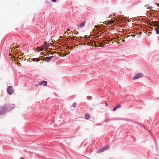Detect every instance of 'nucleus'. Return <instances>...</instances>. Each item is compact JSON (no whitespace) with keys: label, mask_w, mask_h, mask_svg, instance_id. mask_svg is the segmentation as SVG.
I'll return each mask as SVG.
<instances>
[{"label":"nucleus","mask_w":159,"mask_h":159,"mask_svg":"<svg viewBox=\"0 0 159 159\" xmlns=\"http://www.w3.org/2000/svg\"><path fill=\"white\" fill-rule=\"evenodd\" d=\"M143 75V74L142 73H138L133 78V80H135L142 77Z\"/></svg>","instance_id":"obj_1"},{"label":"nucleus","mask_w":159,"mask_h":159,"mask_svg":"<svg viewBox=\"0 0 159 159\" xmlns=\"http://www.w3.org/2000/svg\"><path fill=\"white\" fill-rule=\"evenodd\" d=\"M7 93L9 94H11L13 92V89L11 86L8 87L7 89Z\"/></svg>","instance_id":"obj_2"},{"label":"nucleus","mask_w":159,"mask_h":159,"mask_svg":"<svg viewBox=\"0 0 159 159\" xmlns=\"http://www.w3.org/2000/svg\"><path fill=\"white\" fill-rule=\"evenodd\" d=\"M6 108L5 107H0V115L2 114L5 111Z\"/></svg>","instance_id":"obj_3"},{"label":"nucleus","mask_w":159,"mask_h":159,"mask_svg":"<svg viewBox=\"0 0 159 159\" xmlns=\"http://www.w3.org/2000/svg\"><path fill=\"white\" fill-rule=\"evenodd\" d=\"M86 22V20H85L80 23L78 26V28H80L84 27L85 25Z\"/></svg>","instance_id":"obj_4"},{"label":"nucleus","mask_w":159,"mask_h":159,"mask_svg":"<svg viewBox=\"0 0 159 159\" xmlns=\"http://www.w3.org/2000/svg\"><path fill=\"white\" fill-rule=\"evenodd\" d=\"M47 84V82L45 81H43L40 82L38 85H35V86H36L38 85H43V86H45Z\"/></svg>","instance_id":"obj_5"},{"label":"nucleus","mask_w":159,"mask_h":159,"mask_svg":"<svg viewBox=\"0 0 159 159\" xmlns=\"http://www.w3.org/2000/svg\"><path fill=\"white\" fill-rule=\"evenodd\" d=\"M49 46V44L47 42H45L44 43L43 45L42 46L43 48H44V49L46 47H48Z\"/></svg>","instance_id":"obj_6"},{"label":"nucleus","mask_w":159,"mask_h":159,"mask_svg":"<svg viewBox=\"0 0 159 159\" xmlns=\"http://www.w3.org/2000/svg\"><path fill=\"white\" fill-rule=\"evenodd\" d=\"M107 148L106 147H103L102 149L100 150L97 152L98 153H101L103 152L104 151L106 150Z\"/></svg>","instance_id":"obj_7"},{"label":"nucleus","mask_w":159,"mask_h":159,"mask_svg":"<svg viewBox=\"0 0 159 159\" xmlns=\"http://www.w3.org/2000/svg\"><path fill=\"white\" fill-rule=\"evenodd\" d=\"M53 57V56H51V57H46L45 58V60L47 62L49 61H50L51 58Z\"/></svg>","instance_id":"obj_8"},{"label":"nucleus","mask_w":159,"mask_h":159,"mask_svg":"<svg viewBox=\"0 0 159 159\" xmlns=\"http://www.w3.org/2000/svg\"><path fill=\"white\" fill-rule=\"evenodd\" d=\"M44 49V48H43L42 46V47H38L36 48V50L38 51H41L43 50Z\"/></svg>","instance_id":"obj_9"},{"label":"nucleus","mask_w":159,"mask_h":159,"mask_svg":"<svg viewBox=\"0 0 159 159\" xmlns=\"http://www.w3.org/2000/svg\"><path fill=\"white\" fill-rule=\"evenodd\" d=\"M90 117V116L89 114H86L85 115V118L86 119L88 120L89 119Z\"/></svg>","instance_id":"obj_10"},{"label":"nucleus","mask_w":159,"mask_h":159,"mask_svg":"<svg viewBox=\"0 0 159 159\" xmlns=\"http://www.w3.org/2000/svg\"><path fill=\"white\" fill-rule=\"evenodd\" d=\"M13 45H14V44H13V45L11 44V47H12V48L11 49V52H12V51H13L16 48H18L19 47H16L15 48L14 47H12V46H13Z\"/></svg>","instance_id":"obj_11"},{"label":"nucleus","mask_w":159,"mask_h":159,"mask_svg":"<svg viewBox=\"0 0 159 159\" xmlns=\"http://www.w3.org/2000/svg\"><path fill=\"white\" fill-rule=\"evenodd\" d=\"M32 60L33 61H38L40 60L39 58H33Z\"/></svg>","instance_id":"obj_12"},{"label":"nucleus","mask_w":159,"mask_h":159,"mask_svg":"<svg viewBox=\"0 0 159 159\" xmlns=\"http://www.w3.org/2000/svg\"><path fill=\"white\" fill-rule=\"evenodd\" d=\"M76 102H74V103H73V105H72V106H73V107H76Z\"/></svg>","instance_id":"obj_13"},{"label":"nucleus","mask_w":159,"mask_h":159,"mask_svg":"<svg viewBox=\"0 0 159 159\" xmlns=\"http://www.w3.org/2000/svg\"><path fill=\"white\" fill-rule=\"evenodd\" d=\"M99 45L100 46V47H103L104 46V45H103V43H99Z\"/></svg>","instance_id":"obj_14"},{"label":"nucleus","mask_w":159,"mask_h":159,"mask_svg":"<svg viewBox=\"0 0 159 159\" xmlns=\"http://www.w3.org/2000/svg\"><path fill=\"white\" fill-rule=\"evenodd\" d=\"M156 33L157 34H159V29H158L156 30Z\"/></svg>","instance_id":"obj_15"},{"label":"nucleus","mask_w":159,"mask_h":159,"mask_svg":"<svg viewBox=\"0 0 159 159\" xmlns=\"http://www.w3.org/2000/svg\"><path fill=\"white\" fill-rule=\"evenodd\" d=\"M117 108H119L120 107L121 105H118L116 107Z\"/></svg>","instance_id":"obj_16"},{"label":"nucleus","mask_w":159,"mask_h":159,"mask_svg":"<svg viewBox=\"0 0 159 159\" xmlns=\"http://www.w3.org/2000/svg\"><path fill=\"white\" fill-rule=\"evenodd\" d=\"M94 45L96 47H98V44H96L95 42L94 43Z\"/></svg>","instance_id":"obj_17"},{"label":"nucleus","mask_w":159,"mask_h":159,"mask_svg":"<svg viewBox=\"0 0 159 159\" xmlns=\"http://www.w3.org/2000/svg\"><path fill=\"white\" fill-rule=\"evenodd\" d=\"M75 38V37L73 36L71 38V39H74Z\"/></svg>","instance_id":"obj_18"},{"label":"nucleus","mask_w":159,"mask_h":159,"mask_svg":"<svg viewBox=\"0 0 159 159\" xmlns=\"http://www.w3.org/2000/svg\"><path fill=\"white\" fill-rule=\"evenodd\" d=\"M117 108L116 107H115L113 110V111H115L116 109Z\"/></svg>","instance_id":"obj_19"},{"label":"nucleus","mask_w":159,"mask_h":159,"mask_svg":"<svg viewBox=\"0 0 159 159\" xmlns=\"http://www.w3.org/2000/svg\"><path fill=\"white\" fill-rule=\"evenodd\" d=\"M102 34V33H100V36H97V38H100H100H101V37L102 36V35H101V34Z\"/></svg>","instance_id":"obj_20"},{"label":"nucleus","mask_w":159,"mask_h":159,"mask_svg":"<svg viewBox=\"0 0 159 159\" xmlns=\"http://www.w3.org/2000/svg\"><path fill=\"white\" fill-rule=\"evenodd\" d=\"M52 2H55L57 1V0H51Z\"/></svg>","instance_id":"obj_21"},{"label":"nucleus","mask_w":159,"mask_h":159,"mask_svg":"<svg viewBox=\"0 0 159 159\" xmlns=\"http://www.w3.org/2000/svg\"><path fill=\"white\" fill-rule=\"evenodd\" d=\"M43 52H42L41 53V55H44L43 54Z\"/></svg>","instance_id":"obj_22"},{"label":"nucleus","mask_w":159,"mask_h":159,"mask_svg":"<svg viewBox=\"0 0 159 159\" xmlns=\"http://www.w3.org/2000/svg\"><path fill=\"white\" fill-rule=\"evenodd\" d=\"M74 34H78V32H76L75 33H74Z\"/></svg>","instance_id":"obj_23"},{"label":"nucleus","mask_w":159,"mask_h":159,"mask_svg":"<svg viewBox=\"0 0 159 159\" xmlns=\"http://www.w3.org/2000/svg\"><path fill=\"white\" fill-rule=\"evenodd\" d=\"M105 105H106V106H107V102L106 101H105Z\"/></svg>","instance_id":"obj_24"},{"label":"nucleus","mask_w":159,"mask_h":159,"mask_svg":"<svg viewBox=\"0 0 159 159\" xmlns=\"http://www.w3.org/2000/svg\"><path fill=\"white\" fill-rule=\"evenodd\" d=\"M70 53V52H69V53H68V54H69V53ZM67 54H65V55H64V56H66V55Z\"/></svg>","instance_id":"obj_25"},{"label":"nucleus","mask_w":159,"mask_h":159,"mask_svg":"<svg viewBox=\"0 0 159 159\" xmlns=\"http://www.w3.org/2000/svg\"><path fill=\"white\" fill-rule=\"evenodd\" d=\"M70 30L69 29V28H68L67 31H70Z\"/></svg>","instance_id":"obj_26"},{"label":"nucleus","mask_w":159,"mask_h":159,"mask_svg":"<svg viewBox=\"0 0 159 159\" xmlns=\"http://www.w3.org/2000/svg\"><path fill=\"white\" fill-rule=\"evenodd\" d=\"M20 159H25L24 158L21 157L20 158Z\"/></svg>","instance_id":"obj_27"},{"label":"nucleus","mask_w":159,"mask_h":159,"mask_svg":"<svg viewBox=\"0 0 159 159\" xmlns=\"http://www.w3.org/2000/svg\"><path fill=\"white\" fill-rule=\"evenodd\" d=\"M54 53V52H51V54H53Z\"/></svg>","instance_id":"obj_28"},{"label":"nucleus","mask_w":159,"mask_h":159,"mask_svg":"<svg viewBox=\"0 0 159 159\" xmlns=\"http://www.w3.org/2000/svg\"><path fill=\"white\" fill-rule=\"evenodd\" d=\"M95 27H96V28L98 27L97 26H95Z\"/></svg>","instance_id":"obj_29"},{"label":"nucleus","mask_w":159,"mask_h":159,"mask_svg":"<svg viewBox=\"0 0 159 159\" xmlns=\"http://www.w3.org/2000/svg\"><path fill=\"white\" fill-rule=\"evenodd\" d=\"M147 6H148V5H146V6H145V7H147Z\"/></svg>","instance_id":"obj_30"}]
</instances>
